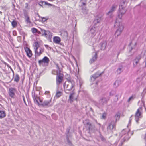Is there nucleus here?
Instances as JSON below:
<instances>
[{"label": "nucleus", "instance_id": "12", "mask_svg": "<svg viewBox=\"0 0 146 146\" xmlns=\"http://www.w3.org/2000/svg\"><path fill=\"white\" fill-rule=\"evenodd\" d=\"M104 13L102 12L100 13L97 16V19L95 20V23H99L100 22L102 19V17L104 15Z\"/></svg>", "mask_w": 146, "mask_h": 146}, {"label": "nucleus", "instance_id": "39", "mask_svg": "<svg viewBox=\"0 0 146 146\" xmlns=\"http://www.w3.org/2000/svg\"><path fill=\"white\" fill-rule=\"evenodd\" d=\"M37 30H38L36 29L35 28H33L31 29L32 32L33 33H36Z\"/></svg>", "mask_w": 146, "mask_h": 146}, {"label": "nucleus", "instance_id": "35", "mask_svg": "<svg viewBox=\"0 0 146 146\" xmlns=\"http://www.w3.org/2000/svg\"><path fill=\"white\" fill-rule=\"evenodd\" d=\"M5 64L7 65V66L8 68H10V69L12 71L13 74V77L14 76V72L13 70L11 68V66H10L9 64H8L7 63H5Z\"/></svg>", "mask_w": 146, "mask_h": 146}, {"label": "nucleus", "instance_id": "27", "mask_svg": "<svg viewBox=\"0 0 146 146\" xmlns=\"http://www.w3.org/2000/svg\"><path fill=\"white\" fill-rule=\"evenodd\" d=\"M74 94L73 92H72L70 93V95L69 97V100L70 101V102L71 103H72L73 102V95Z\"/></svg>", "mask_w": 146, "mask_h": 146}, {"label": "nucleus", "instance_id": "21", "mask_svg": "<svg viewBox=\"0 0 146 146\" xmlns=\"http://www.w3.org/2000/svg\"><path fill=\"white\" fill-rule=\"evenodd\" d=\"M61 41L60 38L57 36H55L53 38V42L56 44H59Z\"/></svg>", "mask_w": 146, "mask_h": 146}, {"label": "nucleus", "instance_id": "40", "mask_svg": "<svg viewBox=\"0 0 146 146\" xmlns=\"http://www.w3.org/2000/svg\"><path fill=\"white\" fill-rule=\"evenodd\" d=\"M99 133H100L99 137L101 138V140L102 141L105 140V138L101 134L100 132H99Z\"/></svg>", "mask_w": 146, "mask_h": 146}, {"label": "nucleus", "instance_id": "4", "mask_svg": "<svg viewBox=\"0 0 146 146\" xmlns=\"http://www.w3.org/2000/svg\"><path fill=\"white\" fill-rule=\"evenodd\" d=\"M108 100L105 98H102L100 99L98 103L94 102V104L99 108H102L104 105L107 103Z\"/></svg>", "mask_w": 146, "mask_h": 146}, {"label": "nucleus", "instance_id": "22", "mask_svg": "<svg viewBox=\"0 0 146 146\" xmlns=\"http://www.w3.org/2000/svg\"><path fill=\"white\" fill-rule=\"evenodd\" d=\"M96 28L95 27H92L90 30V33L91 35V36L93 37L95 36L96 34Z\"/></svg>", "mask_w": 146, "mask_h": 146}, {"label": "nucleus", "instance_id": "36", "mask_svg": "<svg viewBox=\"0 0 146 146\" xmlns=\"http://www.w3.org/2000/svg\"><path fill=\"white\" fill-rule=\"evenodd\" d=\"M40 29L41 31V33H42V36H44L45 35V34L46 33V32L47 31L44 29H42L41 28H40Z\"/></svg>", "mask_w": 146, "mask_h": 146}, {"label": "nucleus", "instance_id": "31", "mask_svg": "<svg viewBox=\"0 0 146 146\" xmlns=\"http://www.w3.org/2000/svg\"><path fill=\"white\" fill-rule=\"evenodd\" d=\"M61 35L63 36L64 38H66L68 36V33L67 31H64L62 32L61 34Z\"/></svg>", "mask_w": 146, "mask_h": 146}, {"label": "nucleus", "instance_id": "17", "mask_svg": "<svg viewBox=\"0 0 146 146\" xmlns=\"http://www.w3.org/2000/svg\"><path fill=\"white\" fill-rule=\"evenodd\" d=\"M45 37L48 38V40L50 41H51V38L52 37V33L50 32L49 31L47 30L44 36Z\"/></svg>", "mask_w": 146, "mask_h": 146}, {"label": "nucleus", "instance_id": "11", "mask_svg": "<svg viewBox=\"0 0 146 146\" xmlns=\"http://www.w3.org/2000/svg\"><path fill=\"white\" fill-rule=\"evenodd\" d=\"M85 125L89 131H94L96 130H97V129H96L95 125H92L90 122H87Z\"/></svg>", "mask_w": 146, "mask_h": 146}, {"label": "nucleus", "instance_id": "13", "mask_svg": "<svg viewBox=\"0 0 146 146\" xmlns=\"http://www.w3.org/2000/svg\"><path fill=\"white\" fill-rule=\"evenodd\" d=\"M32 97L35 103L36 104L40 106V102L39 103L38 100H40L39 98L37 96H35V94L32 93Z\"/></svg>", "mask_w": 146, "mask_h": 146}, {"label": "nucleus", "instance_id": "14", "mask_svg": "<svg viewBox=\"0 0 146 146\" xmlns=\"http://www.w3.org/2000/svg\"><path fill=\"white\" fill-rule=\"evenodd\" d=\"M141 59V56H136L135 59L133 60V67H136L137 65L138 64L139 62V60Z\"/></svg>", "mask_w": 146, "mask_h": 146}, {"label": "nucleus", "instance_id": "55", "mask_svg": "<svg viewBox=\"0 0 146 146\" xmlns=\"http://www.w3.org/2000/svg\"><path fill=\"white\" fill-rule=\"evenodd\" d=\"M45 46L47 49H48V48H49L51 49V48L50 47H49V46L47 45H45Z\"/></svg>", "mask_w": 146, "mask_h": 146}, {"label": "nucleus", "instance_id": "52", "mask_svg": "<svg viewBox=\"0 0 146 146\" xmlns=\"http://www.w3.org/2000/svg\"><path fill=\"white\" fill-rule=\"evenodd\" d=\"M22 97L23 98V100L24 101V102L25 104L26 105V106H27V104L26 102L25 101V98L24 96H23Z\"/></svg>", "mask_w": 146, "mask_h": 146}, {"label": "nucleus", "instance_id": "41", "mask_svg": "<svg viewBox=\"0 0 146 146\" xmlns=\"http://www.w3.org/2000/svg\"><path fill=\"white\" fill-rule=\"evenodd\" d=\"M118 74H120L122 72V68H119L117 70Z\"/></svg>", "mask_w": 146, "mask_h": 146}, {"label": "nucleus", "instance_id": "47", "mask_svg": "<svg viewBox=\"0 0 146 146\" xmlns=\"http://www.w3.org/2000/svg\"><path fill=\"white\" fill-rule=\"evenodd\" d=\"M82 12L84 14H86L87 13V12L86 10L85 9H83V8L82 9Z\"/></svg>", "mask_w": 146, "mask_h": 146}, {"label": "nucleus", "instance_id": "58", "mask_svg": "<svg viewBox=\"0 0 146 146\" xmlns=\"http://www.w3.org/2000/svg\"><path fill=\"white\" fill-rule=\"evenodd\" d=\"M1 25L3 26H3H5V23H4L1 22Z\"/></svg>", "mask_w": 146, "mask_h": 146}, {"label": "nucleus", "instance_id": "29", "mask_svg": "<svg viewBox=\"0 0 146 146\" xmlns=\"http://www.w3.org/2000/svg\"><path fill=\"white\" fill-rule=\"evenodd\" d=\"M19 79L20 78L19 75L17 74H16L15 78L14 79V81L17 83L19 81Z\"/></svg>", "mask_w": 146, "mask_h": 146}, {"label": "nucleus", "instance_id": "57", "mask_svg": "<svg viewBox=\"0 0 146 146\" xmlns=\"http://www.w3.org/2000/svg\"><path fill=\"white\" fill-rule=\"evenodd\" d=\"M38 34H41V32L40 31H39L38 30H37V32H36Z\"/></svg>", "mask_w": 146, "mask_h": 146}, {"label": "nucleus", "instance_id": "26", "mask_svg": "<svg viewBox=\"0 0 146 146\" xmlns=\"http://www.w3.org/2000/svg\"><path fill=\"white\" fill-rule=\"evenodd\" d=\"M129 139V137L128 135V133L125 134V136L123 139H122L123 142H125L128 140Z\"/></svg>", "mask_w": 146, "mask_h": 146}, {"label": "nucleus", "instance_id": "54", "mask_svg": "<svg viewBox=\"0 0 146 146\" xmlns=\"http://www.w3.org/2000/svg\"><path fill=\"white\" fill-rule=\"evenodd\" d=\"M50 92L49 91H46L45 92V94L48 95L49 94Z\"/></svg>", "mask_w": 146, "mask_h": 146}, {"label": "nucleus", "instance_id": "33", "mask_svg": "<svg viewBox=\"0 0 146 146\" xmlns=\"http://www.w3.org/2000/svg\"><path fill=\"white\" fill-rule=\"evenodd\" d=\"M11 24L13 27H15L17 25V23L16 21L13 20L11 22Z\"/></svg>", "mask_w": 146, "mask_h": 146}, {"label": "nucleus", "instance_id": "23", "mask_svg": "<svg viewBox=\"0 0 146 146\" xmlns=\"http://www.w3.org/2000/svg\"><path fill=\"white\" fill-rule=\"evenodd\" d=\"M117 7V6L115 5H112L110 11L108 12V13H113L114 11L115 10Z\"/></svg>", "mask_w": 146, "mask_h": 146}, {"label": "nucleus", "instance_id": "34", "mask_svg": "<svg viewBox=\"0 0 146 146\" xmlns=\"http://www.w3.org/2000/svg\"><path fill=\"white\" fill-rule=\"evenodd\" d=\"M61 93L62 92L60 91H57L56 93L55 96L57 98H59L61 95Z\"/></svg>", "mask_w": 146, "mask_h": 146}, {"label": "nucleus", "instance_id": "60", "mask_svg": "<svg viewBox=\"0 0 146 146\" xmlns=\"http://www.w3.org/2000/svg\"><path fill=\"white\" fill-rule=\"evenodd\" d=\"M82 4L83 5H86V3H84V2H83L82 3Z\"/></svg>", "mask_w": 146, "mask_h": 146}, {"label": "nucleus", "instance_id": "16", "mask_svg": "<svg viewBox=\"0 0 146 146\" xmlns=\"http://www.w3.org/2000/svg\"><path fill=\"white\" fill-rule=\"evenodd\" d=\"M24 49L27 56L29 58L31 57L32 54V51L30 48L27 47H24Z\"/></svg>", "mask_w": 146, "mask_h": 146}, {"label": "nucleus", "instance_id": "30", "mask_svg": "<svg viewBox=\"0 0 146 146\" xmlns=\"http://www.w3.org/2000/svg\"><path fill=\"white\" fill-rule=\"evenodd\" d=\"M56 68L57 69L56 72V74H61V70L60 69L59 66H58V64H56Z\"/></svg>", "mask_w": 146, "mask_h": 146}, {"label": "nucleus", "instance_id": "19", "mask_svg": "<svg viewBox=\"0 0 146 146\" xmlns=\"http://www.w3.org/2000/svg\"><path fill=\"white\" fill-rule=\"evenodd\" d=\"M44 51L43 49L41 48L40 50V51L38 52L37 50L35 51V57L36 58L37 57L40 56Z\"/></svg>", "mask_w": 146, "mask_h": 146}, {"label": "nucleus", "instance_id": "7", "mask_svg": "<svg viewBox=\"0 0 146 146\" xmlns=\"http://www.w3.org/2000/svg\"><path fill=\"white\" fill-rule=\"evenodd\" d=\"M16 91V89L15 88H9L8 92L9 96L12 98H13L15 95V93Z\"/></svg>", "mask_w": 146, "mask_h": 146}, {"label": "nucleus", "instance_id": "56", "mask_svg": "<svg viewBox=\"0 0 146 146\" xmlns=\"http://www.w3.org/2000/svg\"><path fill=\"white\" fill-rule=\"evenodd\" d=\"M19 32L20 34H22V35H23L24 34V32L23 31H19Z\"/></svg>", "mask_w": 146, "mask_h": 146}, {"label": "nucleus", "instance_id": "18", "mask_svg": "<svg viewBox=\"0 0 146 146\" xmlns=\"http://www.w3.org/2000/svg\"><path fill=\"white\" fill-rule=\"evenodd\" d=\"M107 45V42L106 41L102 42L99 45L101 47V49L104 50L106 48Z\"/></svg>", "mask_w": 146, "mask_h": 146}, {"label": "nucleus", "instance_id": "48", "mask_svg": "<svg viewBox=\"0 0 146 146\" xmlns=\"http://www.w3.org/2000/svg\"><path fill=\"white\" fill-rule=\"evenodd\" d=\"M115 117H116V121L117 119H119L120 117V116L118 114H116L115 115Z\"/></svg>", "mask_w": 146, "mask_h": 146}, {"label": "nucleus", "instance_id": "64", "mask_svg": "<svg viewBox=\"0 0 146 146\" xmlns=\"http://www.w3.org/2000/svg\"><path fill=\"white\" fill-rule=\"evenodd\" d=\"M132 49H133L132 48V47H131V49H130V50H129V52H131V50H132Z\"/></svg>", "mask_w": 146, "mask_h": 146}, {"label": "nucleus", "instance_id": "20", "mask_svg": "<svg viewBox=\"0 0 146 146\" xmlns=\"http://www.w3.org/2000/svg\"><path fill=\"white\" fill-rule=\"evenodd\" d=\"M95 55L92 57V59L90 60V64H92L96 61L97 58V53L96 52L95 53Z\"/></svg>", "mask_w": 146, "mask_h": 146}, {"label": "nucleus", "instance_id": "62", "mask_svg": "<svg viewBox=\"0 0 146 146\" xmlns=\"http://www.w3.org/2000/svg\"><path fill=\"white\" fill-rule=\"evenodd\" d=\"M132 116H133V115H132L130 117V119H131V120H132V118H131V117H132Z\"/></svg>", "mask_w": 146, "mask_h": 146}, {"label": "nucleus", "instance_id": "61", "mask_svg": "<svg viewBox=\"0 0 146 146\" xmlns=\"http://www.w3.org/2000/svg\"><path fill=\"white\" fill-rule=\"evenodd\" d=\"M144 139L145 140H146V134H145Z\"/></svg>", "mask_w": 146, "mask_h": 146}, {"label": "nucleus", "instance_id": "25", "mask_svg": "<svg viewBox=\"0 0 146 146\" xmlns=\"http://www.w3.org/2000/svg\"><path fill=\"white\" fill-rule=\"evenodd\" d=\"M5 112L3 111H0V118L4 117L6 116Z\"/></svg>", "mask_w": 146, "mask_h": 146}, {"label": "nucleus", "instance_id": "63", "mask_svg": "<svg viewBox=\"0 0 146 146\" xmlns=\"http://www.w3.org/2000/svg\"><path fill=\"white\" fill-rule=\"evenodd\" d=\"M119 54H120V52H118V54H117V58H118V55H119Z\"/></svg>", "mask_w": 146, "mask_h": 146}, {"label": "nucleus", "instance_id": "10", "mask_svg": "<svg viewBox=\"0 0 146 146\" xmlns=\"http://www.w3.org/2000/svg\"><path fill=\"white\" fill-rule=\"evenodd\" d=\"M115 124L114 121H111L107 127V129L108 131H111L113 129H115Z\"/></svg>", "mask_w": 146, "mask_h": 146}, {"label": "nucleus", "instance_id": "59", "mask_svg": "<svg viewBox=\"0 0 146 146\" xmlns=\"http://www.w3.org/2000/svg\"><path fill=\"white\" fill-rule=\"evenodd\" d=\"M112 91H111L110 93V95L111 96H112L113 95V94L112 93Z\"/></svg>", "mask_w": 146, "mask_h": 146}, {"label": "nucleus", "instance_id": "6", "mask_svg": "<svg viewBox=\"0 0 146 146\" xmlns=\"http://www.w3.org/2000/svg\"><path fill=\"white\" fill-rule=\"evenodd\" d=\"M50 60L49 58L47 56L44 57L42 60H39L38 62L40 66L42 65L43 66H44V64L49 63Z\"/></svg>", "mask_w": 146, "mask_h": 146}, {"label": "nucleus", "instance_id": "1", "mask_svg": "<svg viewBox=\"0 0 146 146\" xmlns=\"http://www.w3.org/2000/svg\"><path fill=\"white\" fill-rule=\"evenodd\" d=\"M74 82L70 78L68 79L67 81H66L64 84V87L65 92L66 93L68 94L70 92H73L74 90Z\"/></svg>", "mask_w": 146, "mask_h": 146}, {"label": "nucleus", "instance_id": "44", "mask_svg": "<svg viewBox=\"0 0 146 146\" xmlns=\"http://www.w3.org/2000/svg\"><path fill=\"white\" fill-rule=\"evenodd\" d=\"M142 80V78L139 77L137 78L136 79V81L137 83H139Z\"/></svg>", "mask_w": 146, "mask_h": 146}, {"label": "nucleus", "instance_id": "2", "mask_svg": "<svg viewBox=\"0 0 146 146\" xmlns=\"http://www.w3.org/2000/svg\"><path fill=\"white\" fill-rule=\"evenodd\" d=\"M127 2L126 0H122L119 6V13L118 14V17L121 19L122 16L126 13V10L125 8Z\"/></svg>", "mask_w": 146, "mask_h": 146}, {"label": "nucleus", "instance_id": "43", "mask_svg": "<svg viewBox=\"0 0 146 146\" xmlns=\"http://www.w3.org/2000/svg\"><path fill=\"white\" fill-rule=\"evenodd\" d=\"M146 93V89H144L143 92H142L141 96H142V98H143L145 94Z\"/></svg>", "mask_w": 146, "mask_h": 146}, {"label": "nucleus", "instance_id": "50", "mask_svg": "<svg viewBox=\"0 0 146 146\" xmlns=\"http://www.w3.org/2000/svg\"><path fill=\"white\" fill-rule=\"evenodd\" d=\"M42 19V21L44 22L46 20H47L48 19L46 18L45 17H41Z\"/></svg>", "mask_w": 146, "mask_h": 146}, {"label": "nucleus", "instance_id": "49", "mask_svg": "<svg viewBox=\"0 0 146 146\" xmlns=\"http://www.w3.org/2000/svg\"><path fill=\"white\" fill-rule=\"evenodd\" d=\"M134 99L133 97L132 96L130 97L129 99H128L127 101L128 102H130V100H133Z\"/></svg>", "mask_w": 146, "mask_h": 146}, {"label": "nucleus", "instance_id": "37", "mask_svg": "<svg viewBox=\"0 0 146 146\" xmlns=\"http://www.w3.org/2000/svg\"><path fill=\"white\" fill-rule=\"evenodd\" d=\"M67 131L68 132V133H67V134H66V139L67 141L69 143H71V142H70V141L69 139V137H68V133L69 132V130H68V131Z\"/></svg>", "mask_w": 146, "mask_h": 146}, {"label": "nucleus", "instance_id": "53", "mask_svg": "<svg viewBox=\"0 0 146 146\" xmlns=\"http://www.w3.org/2000/svg\"><path fill=\"white\" fill-rule=\"evenodd\" d=\"M121 144H119V146H121L123 144V143L124 142H123V141L122 140L121 141Z\"/></svg>", "mask_w": 146, "mask_h": 146}, {"label": "nucleus", "instance_id": "42", "mask_svg": "<svg viewBox=\"0 0 146 146\" xmlns=\"http://www.w3.org/2000/svg\"><path fill=\"white\" fill-rule=\"evenodd\" d=\"M113 13H108V12L106 13V15H108L109 16V17L110 18H112L113 16Z\"/></svg>", "mask_w": 146, "mask_h": 146}, {"label": "nucleus", "instance_id": "32", "mask_svg": "<svg viewBox=\"0 0 146 146\" xmlns=\"http://www.w3.org/2000/svg\"><path fill=\"white\" fill-rule=\"evenodd\" d=\"M25 18L26 21L27 23H30L31 21L30 20L29 17L27 15H25Z\"/></svg>", "mask_w": 146, "mask_h": 146}, {"label": "nucleus", "instance_id": "8", "mask_svg": "<svg viewBox=\"0 0 146 146\" xmlns=\"http://www.w3.org/2000/svg\"><path fill=\"white\" fill-rule=\"evenodd\" d=\"M142 107H139L137 109L135 115V119L137 123H138V121L139 118H141V113L140 112V110H142Z\"/></svg>", "mask_w": 146, "mask_h": 146}, {"label": "nucleus", "instance_id": "28", "mask_svg": "<svg viewBox=\"0 0 146 146\" xmlns=\"http://www.w3.org/2000/svg\"><path fill=\"white\" fill-rule=\"evenodd\" d=\"M39 45L38 42H35L34 43L35 51L37 50L39 47Z\"/></svg>", "mask_w": 146, "mask_h": 146}, {"label": "nucleus", "instance_id": "45", "mask_svg": "<svg viewBox=\"0 0 146 146\" xmlns=\"http://www.w3.org/2000/svg\"><path fill=\"white\" fill-rule=\"evenodd\" d=\"M106 116V114L105 113H103L101 116V118L102 119H105Z\"/></svg>", "mask_w": 146, "mask_h": 146}, {"label": "nucleus", "instance_id": "51", "mask_svg": "<svg viewBox=\"0 0 146 146\" xmlns=\"http://www.w3.org/2000/svg\"><path fill=\"white\" fill-rule=\"evenodd\" d=\"M118 100V98L117 95H116L115 96V101L117 102Z\"/></svg>", "mask_w": 146, "mask_h": 146}, {"label": "nucleus", "instance_id": "38", "mask_svg": "<svg viewBox=\"0 0 146 146\" xmlns=\"http://www.w3.org/2000/svg\"><path fill=\"white\" fill-rule=\"evenodd\" d=\"M119 82L118 81H116L114 83V87L115 88H117L119 86Z\"/></svg>", "mask_w": 146, "mask_h": 146}, {"label": "nucleus", "instance_id": "15", "mask_svg": "<svg viewBox=\"0 0 146 146\" xmlns=\"http://www.w3.org/2000/svg\"><path fill=\"white\" fill-rule=\"evenodd\" d=\"M102 74V73H99L98 72H96L95 74L92 76L91 77V80L93 81H95L96 79L99 76H100Z\"/></svg>", "mask_w": 146, "mask_h": 146}, {"label": "nucleus", "instance_id": "9", "mask_svg": "<svg viewBox=\"0 0 146 146\" xmlns=\"http://www.w3.org/2000/svg\"><path fill=\"white\" fill-rule=\"evenodd\" d=\"M56 84L58 85L62 82L63 79V75L62 74H56Z\"/></svg>", "mask_w": 146, "mask_h": 146}, {"label": "nucleus", "instance_id": "46", "mask_svg": "<svg viewBox=\"0 0 146 146\" xmlns=\"http://www.w3.org/2000/svg\"><path fill=\"white\" fill-rule=\"evenodd\" d=\"M125 133V130L124 129H123L122 131L121 132V134L122 135L121 136V137H122V135H123V134H125H125H126Z\"/></svg>", "mask_w": 146, "mask_h": 146}, {"label": "nucleus", "instance_id": "3", "mask_svg": "<svg viewBox=\"0 0 146 146\" xmlns=\"http://www.w3.org/2000/svg\"><path fill=\"white\" fill-rule=\"evenodd\" d=\"M117 19L115 21V23L114 25V26L115 27L116 26H119L115 34L116 37L117 36V37H118L121 33L124 28V27L121 23L117 22Z\"/></svg>", "mask_w": 146, "mask_h": 146}, {"label": "nucleus", "instance_id": "24", "mask_svg": "<svg viewBox=\"0 0 146 146\" xmlns=\"http://www.w3.org/2000/svg\"><path fill=\"white\" fill-rule=\"evenodd\" d=\"M38 4L39 5L41 6L42 7V5L44 4L45 5H49L51 6L52 5L48 3L47 2H45L44 1H42L38 3Z\"/></svg>", "mask_w": 146, "mask_h": 146}, {"label": "nucleus", "instance_id": "5", "mask_svg": "<svg viewBox=\"0 0 146 146\" xmlns=\"http://www.w3.org/2000/svg\"><path fill=\"white\" fill-rule=\"evenodd\" d=\"M40 106L42 107L47 108L51 106L52 105L51 104V99L49 100H45L42 101L41 100H40Z\"/></svg>", "mask_w": 146, "mask_h": 146}]
</instances>
